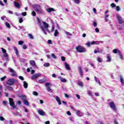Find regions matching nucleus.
Returning <instances> with one entry per match:
<instances>
[{"mask_svg":"<svg viewBox=\"0 0 124 124\" xmlns=\"http://www.w3.org/2000/svg\"><path fill=\"white\" fill-rule=\"evenodd\" d=\"M28 48V47H27V46H26V45H24L23 46V49H24V50H26V49H27Z\"/></svg>","mask_w":124,"mask_h":124,"instance_id":"obj_59","label":"nucleus"},{"mask_svg":"<svg viewBox=\"0 0 124 124\" xmlns=\"http://www.w3.org/2000/svg\"><path fill=\"white\" fill-rule=\"evenodd\" d=\"M23 103H24V104H25V105H26L27 106H29V105H30V103H29V101H28V100H25V101H23Z\"/></svg>","mask_w":124,"mask_h":124,"instance_id":"obj_31","label":"nucleus"},{"mask_svg":"<svg viewBox=\"0 0 124 124\" xmlns=\"http://www.w3.org/2000/svg\"><path fill=\"white\" fill-rule=\"evenodd\" d=\"M19 23H20V24L23 23V22H24V19H23L22 18H20L19 19V21H18Z\"/></svg>","mask_w":124,"mask_h":124,"instance_id":"obj_37","label":"nucleus"},{"mask_svg":"<svg viewBox=\"0 0 124 124\" xmlns=\"http://www.w3.org/2000/svg\"><path fill=\"white\" fill-rule=\"evenodd\" d=\"M114 124H119V123H118V122H117V120H116V119H115V120H114Z\"/></svg>","mask_w":124,"mask_h":124,"instance_id":"obj_62","label":"nucleus"},{"mask_svg":"<svg viewBox=\"0 0 124 124\" xmlns=\"http://www.w3.org/2000/svg\"><path fill=\"white\" fill-rule=\"evenodd\" d=\"M51 57L53 59H57V56H56V55L54 53L51 54Z\"/></svg>","mask_w":124,"mask_h":124,"instance_id":"obj_42","label":"nucleus"},{"mask_svg":"<svg viewBox=\"0 0 124 124\" xmlns=\"http://www.w3.org/2000/svg\"><path fill=\"white\" fill-rule=\"evenodd\" d=\"M93 23L94 27H96V26H97V23H96L95 21H94Z\"/></svg>","mask_w":124,"mask_h":124,"instance_id":"obj_58","label":"nucleus"},{"mask_svg":"<svg viewBox=\"0 0 124 124\" xmlns=\"http://www.w3.org/2000/svg\"><path fill=\"white\" fill-rule=\"evenodd\" d=\"M95 31H96V32H99V29H98V28H97L95 29Z\"/></svg>","mask_w":124,"mask_h":124,"instance_id":"obj_57","label":"nucleus"},{"mask_svg":"<svg viewBox=\"0 0 124 124\" xmlns=\"http://www.w3.org/2000/svg\"><path fill=\"white\" fill-rule=\"evenodd\" d=\"M5 79H6V76H4V77L0 78L1 81H4V80H5Z\"/></svg>","mask_w":124,"mask_h":124,"instance_id":"obj_45","label":"nucleus"},{"mask_svg":"<svg viewBox=\"0 0 124 124\" xmlns=\"http://www.w3.org/2000/svg\"><path fill=\"white\" fill-rule=\"evenodd\" d=\"M9 70L10 72L12 73L11 75V76H12V77H15V76L17 75V74H16V72H15L14 70H13V69H12V68H10Z\"/></svg>","mask_w":124,"mask_h":124,"instance_id":"obj_7","label":"nucleus"},{"mask_svg":"<svg viewBox=\"0 0 124 124\" xmlns=\"http://www.w3.org/2000/svg\"><path fill=\"white\" fill-rule=\"evenodd\" d=\"M49 85H50V83H46L45 84L46 87H48Z\"/></svg>","mask_w":124,"mask_h":124,"instance_id":"obj_63","label":"nucleus"},{"mask_svg":"<svg viewBox=\"0 0 124 124\" xmlns=\"http://www.w3.org/2000/svg\"><path fill=\"white\" fill-rule=\"evenodd\" d=\"M94 54H96V53H100V49L99 48H97V50L96 49H95L94 50Z\"/></svg>","mask_w":124,"mask_h":124,"instance_id":"obj_30","label":"nucleus"},{"mask_svg":"<svg viewBox=\"0 0 124 124\" xmlns=\"http://www.w3.org/2000/svg\"><path fill=\"white\" fill-rule=\"evenodd\" d=\"M50 66V63L48 62H46L44 64V66H45V67H47V66Z\"/></svg>","mask_w":124,"mask_h":124,"instance_id":"obj_39","label":"nucleus"},{"mask_svg":"<svg viewBox=\"0 0 124 124\" xmlns=\"http://www.w3.org/2000/svg\"><path fill=\"white\" fill-rule=\"evenodd\" d=\"M109 106L112 110L113 111H117V107H116V105L114 102L112 101L109 103Z\"/></svg>","mask_w":124,"mask_h":124,"instance_id":"obj_5","label":"nucleus"},{"mask_svg":"<svg viewBox=\"0 0 124 124\" xmlns=\"http://www.w3.org/2000/svg\"><path fill=\"white\" fill-rule=\"evenodd\" d=\"M33 95H35L36 96H37V95H38V93L36 92V91H34L33 92Z\"/></svg>","mask_w":124,"mask_h":124,"instance_id":"obj_40","label":"nucleus"},{"mask_svg":"<svg viewBox=\"0 0 124 124\" xmlns=\"http://www.w3.org/2000/svg\"><path fill=\"white\" fill-rule=\"evenodd\" d=\"M59 79H60L61 82H62L63 83H66V82H67V80L65 78H62L61 77H59Z\"/></svg>","mask_w":124,"mask_h":124,"instance_id":"obj_21","label":"nucleus"},{"mask_svg":"<svg viewBox=\"0 0 124 124\" xmlns=\"http://www.w3.org/2000/svg\"><path fill=\"white\" fill-rule=\"evenodd\" d=\"M120 82H121L122 86H124V78H123V76L120 75Z\"/></svg>","mask_w":124,"mask_h":124,"instance_id":"obj_18","label":"nucleus"},{"mask_svg":"<svg viewBox=\"0 0 124 124\" xmlns=\"http://www.w3.org/2000/svg\"><path fill=\"white\" fill-rule=\"evenodd\" d=\"M91 45H98V41H93L91 43Z\"/></svg>","mask_w":124,"mask_h":124,"instance_id":"obj_29","label":"nucleus"},{"mask_svg":"<svg viewBox=\"0 0 124 124\" xmlns=\"http://www.w3.org/2000/svg\"><path fill=\"white\" fill-rule=\"evenodd\" d=\"M3 56L4 57V58H8V54H7V53H5L3 54Z\"/></svg>","mask_w":124,"mask_h":124,"instance_id":"obj_49","label":"nucleus"},{"mask_svg":"<svg viewBox=\"0 0 124 124\" xmlns=\"http://www.w3.org/2000/svg\"><path fill=\"white\" fill-rule=\"evenodd\" d=\"M78 71L79 73L80 77H83V76H84V75L83 74L84 72H83V70L82 69V67L81 66H78Z\"/></svg>","mask_w":124,"mask_h":124,"instance_id":"obj_6","label":"nucleus"},{"mask_svg":"<svg viewBox=\"0 0 124 124\" xmlns=\"http://www.w3.org/2000/svg\"><path fill=\"white\" fill-rule=\"evenodd\" d=\"M61 60L62 61V62H65V57L64 56H62Z\"/></svg>","mask_w":124,"mask_h":124,"instance_id":"obj_43","label":"nucleus"},{"mask_svg":"<svg viewBox=\"0 0 124 124\" xmlns=\"http://www.w3.org/2000/svg\"><path fill=\"white\" fill-rule=\"evenodd\" d=\"M18 78L20 80H22V81H24V77H23L22 76H19Z\"/></svg>","mask_w":124,"mask_h":124,"instance_id":"obj_53","label":"nucleus"},{"mask_svg":"<svg viewBox=\"0 0 124 124\" xmlns=\"http://www.w3.org/2000/svg\"><path fill=\"white\" fill-rule=\"evenodd\" d=\"M117 19L118 20L119 24H120V25H122V24L124 23V21H123V18L120 16H117Z\"/></svg>","mask_w":124,"mask_h":124,"instance_id":"obj_9","label":"nucleus"},{"mask_svg":"<svg viewBox=\"0 0 124 124\" xmlns=\"http://www.w3.org/2000/svg\"><path fill=\"white\" fill-rule=\"evenodd\" d=\"M118 56H119L120 59H121V60H123V59H124V57L123 56V55L122 54V52H119V53H118Z\"/></svg>","mask_w":124,"mask_h":124,"instance_id":"obj_32","label":"nucleus"},{"mask_svg":"<svg viewBox=\"0 0 124 124\" xmlns=\"http://www.w3.org/2000/svg\"><path fill=\"white\" fill-rule=\"evenodd\" d=\"M46 124H50V121H46L45 122Z\"/></svg>","mask_w":124,"mask_h":124,"instance_id":"obj_64","label":"nucleus"},{"mask_svg":"<svg viewBox=\"0 0 124 124\" xmlns=\"http://www.w3.org/2000/svg\"><path fill=\"white\" fill-rule=\"evenodd\" d=\"M22 16H27V12H24L22 13Z\"/></svg>","mask_w":124,"mask_h":124,"instance_id":"obj_52","label":"nucleus"},{"mask_svg":"<svg viewBox=\"0 0 124 124\" xmlns=\"http://www.w3.org/2000/svg\"><path fill=\"white\" fill-rule=\"evenodd\" d=\"M47 42H48V44H52V40H48L47 41Z\"/></svg>","mask_w":124,"mask_h":124,"instance_id":"obj_60","label":"nucleus"},{"mask_svg":"<svg viewBox=\"0 0 124 124\" xmlns=\"http://www.w3.org/2000/svg\"><path fill=\"white\" fill-rule=\"evenodd\" d=\"M78 86H80V87H81L82 88H83V87H84V84H83V82H82V81H78Z\"/></svg>","mask_w":124,"mask_h":124,"instance_id":"obj_24","label":"nucleus"},{"mask_svg":"<svg viewBox=\"0 0 124 124\" xmlns=\"http://www.w3.org/2000/svg\"><path fill=\"white\" fill-rule=\"evenodd\" d=\"M75 3H76L77 4H79L80 3V0H74Z\"/></svg>","mask_w":124,"mask_h":124,"instance_id":"obj_38","label":"nucleus"},{"mask_svg":"<svg viewBox=\"0 0 124 124\" xmlns=\"http://www.w3.org/2000/svg\"><path fill=\"white\" fill-rule=\"evenodd\" d=\"M58 34H59V31H58V30H55L54 36H58Z\"/></svg>","mask_w":124,"mask_h":124,"instance_id":"obj_33","label":"nucleus"},{"mask_svg":"<svg viewBox=\"0 0 124 124\" xmlns=\"http://www.w3.org/2000/svg\"><path fill=\"white\" fill-rule=\"evenodd\" d=\"M64 95H65V97L66 98H69V95L66 94V93H65L64 94Z\"/></svg>","mask_w":124,"mask_h":124,"instance_id":"obj_55","label":"nucleus"},{"mask_svg":"<svg viewBox=\"0 0 124 124\" xmlns=\"http://www.w3.org/2000/svg\"><path fill=\"white\" fill-rule=\"evenodd\" d=\"M15 83H18V80L15 78L9 79L6 82V85H9V86H12L15 84Z\"/></svg>","mask_w":124,"mask_h":124,"instance_id":"obj_2","label":"nucleus"},{"mask_svg":"<svg viewBox=\"0 0 124 124\" xmlns=\"http://www.w3.org/2000/svg\"><path fill=\"white\" fill-rule=\"evenodd\" d=\"M55 99L57 101L59 105H61L62 104V102H61V99H60V97H59V96H56L55 97Z\"/></svg>","mask_w":124,"mask_h":124,"instance_id":"obj_15","label":"nucleus"},{"mask_svg":"<svg viewBox=\"0 0 124 124\" xmlns=\"http://www.w3.org/2000/svg\"><path fill=\"white\" fill-rule=\"evenodd\" d=\"M24 43V41H19L18 42L19 45H22Z\"/></svg>","mask_w":124,"mask_h":124,"instance_id":"obj_50","label":"nucleus"},{"mask_svg":"<svg viewBox=\"0 0 124 124\" xmlns=\"http://www.w3.org/2000/svg\"><path fill=\"white\" fill-rule=\"evenodd\" d=\"M38 113L40 115V116H45L46 113H45V111L43 110V109H40L38 110Z\"/></svg>","mask_w":124,"mask_h":124,"instance_id":"obj_10","label":"nucleus"},{"mask_svg":"<svg viewBox=\"0 0 124 124\" xmlns=\"http://www.w3.org/2000/svg\"><path fill=\"white\" fill-rule=\"evenodd\" d=\"M6 88H7V89L8 90H9V91H13V88L12 87L10 86L6 85Z\"/></svg>","mask_w":124,"mask_h":124,"instance_id":"obj_27","label":"nucleus"},{"mask_svg":"<svg viewBox=\"0 0 124 124\" xmlns=\"http://www.w3.org/2000/svg\"><path fill=\"white\" fill-rule=\"evenodd\" d=\"M6 26L7 28H9L10 27V24H9L8 23V22H6Z\"/></svg>","mask_w":124,"mask_h":124,"instance_id":"obj_54","label":"nucleus"},{"mask_svg":"<svg viewBox=\"0 0 124 124\" xmlns=\"http://www.w3.org/2000/svg\"><path fill=\"white\" fill-rule=\"evenodd\" d=\"M107 62H111V61H112V57H111V56H110L109 54H107Z\"/></svg>","mask_w":124,"mask_h":124,"instance_id":"obj_14","label":"nucleus"},{"mask_svg":"<svg viewBox=\"0 0 124 124\" xmlns=\"http://www.w3.org/2000/svg\"><path fill=\"white\" fill-rule=\"evenodd\" d=\"M76 49L78 53H84V52H86V48L81 46H76Z\"/></svg>","mask_w":124,"mask_h":124,"instance_id":"obj_3","label":"nucleus"},{"mask_svg":"<svg viewBox=\"0 0 124 124\" xmlns=\"http://www.w3.org/2000/svg\"><path fill=\"white\" fill-rule=\"evenodd\" d=\"M31 14H32V16H36V13H35V12L34 11H33L31 12Z\"/></svg>","mask_w":124,"mask_h":124,"instance_id":"obj_44","label":"nucleus"},{"mask_svg":"<svg viewBox=\"0 0 124 124\" xmlns=\"http://www.w3.org/2000/svg\"><path fill=\"white\" fill-rule=\"evenodd\" d=\"M66 113L67 114V115H68V116H71V113L70 112V111H67Z\"/></svg>","mask_w":124,"mask_h":124,"instance_id":"obj_56","label":"nucleus"},{"mask_svg":"<svg viewBox=\"0 0 124 124\" xmlns=\"http://www.w3.org/2000/svg\"><path fill=\"white\" fill-rule=\"evenodd\" d=\"M88 94L89 95H90V96H93V93H92L91 91H89Z\"/></svg>","mask_w":124,"mask_h":124,"instance_id":"obj_48","label":"nucleus"},{"mask_svg":"<svg viewBox=\"0 0 124 124\" xmlns=\"http://www.w3.org/2000/svg\"><path fill=\"white\" fill-rule=\"evenodd\" d=\"M45 82H46V79H45V78L41 79L39 80V84H42L43 83H45Z\"/></svg>","mask_w":124,"mask_h":124,"instance_id":"obj_23","label":"nucleus"},{"mask_svg":"<svg viewBox=\"0 0 124 124\" xmlns=\"http://www.w3.org/2000/svg\"><path fill=\"white\" fill-rule=\"evenodd\" d=\"M39 9H35V11H36V12H38L39 14H43V10L40 8V6H39Z\"/></svg>","mask_w":124,"mask_h":124,"instance_id":"obj_11","label":"nucleus"},{"mask_svg":"<svg viewBox=\"0 0 124 124\" xmlns=\"http://www.w3.org/2000/svg\"><path fill=\"white\" fill-rule=\"evenodd\" d=\"M76 114L78 117H82L84 115V114L79 110L76 111Z\"/></svg>","mask_w":124,"mask_h":124,"instance_id":"obj_12","label":"nucleus"},{"mask_svg":"<svg viewBox=\"0 0 124 124\" xmlns=\"http://www.w3.org/2000/svg\"><path fill=\"white\" fill-rule=\"evenodd\" d=\"M111 7L112 8H114V7H116V4L114 3H112L110 4Z\"/></svg>","mask_w":124,"mask_h":124,"instance_id":"obj_41","label":"nucleus"},{"mask_svg":"<svg viewBox=\"0 0 124 124\" xmlns=\"http://www.w3.org/2000/svg\"><path fill=\"white\" fill-rule=\"evenodd\" d=\"M97 61L98 62H102V60L100 57H98L97 58Z\"/></svg>","mask_w":124,"mask_h":124,"instance_id":"obj_34","label":"nucleus"},{"mask_svg":"<svg viewBox=\"0 0 124 124\" xmlns=\"http://www.w3.org/2000/svg\"><path fill=\"white\" fill-rule=\"evenodd\" d=\"M9 104L11 106L13 109L16 108V106H15V103L13 101V98H9Z\"/></svg>","mask_w":124,"mask_h":124,"instance_id":"obj_4","label":"nucleus"},{"mask_svg":"<svg viewBox=\"0 0 124 124\" xmlns=\"http://www.w3.org/2000/svg\"><path fill=\"white\" fill-rule=\"evenodd\" d=\"M76 97H77V98H78V99H80V95L78 94H77L76 95Z\"/></svg>","mask_w":124,"mask_h":124,"instance_id":"obj_61","label":"nucleus"},{"mask_svg":"<svg viewBox=\"0 0 124 124\" xmlns=\"http://www.w3.org/2000/svg\"><path fill=\"white\" fill-rule=\"evenodd\" d=\"M28 36L29 37V38H30V39H33V36L32 35V34H28Z\"/></svg>","mask_w":124,"mask_h":124,"instance_id":"obj_35","label":"nucleus"},{"mask_svg":"<svg viewBox=\"0 0 124 124\" xmlns=\"http://www.w3.org/2000/svg\"><path fill=\"white\" fill-rule=\"evenodd\" d=\"M5 120V119H4V118H3V117L2 116H0V121H4Z\"/></svg>","mask_w":124,"mask_h":124,"instance_id":"obj_51","label":"nucleus"},{"mask_svg":"<svg viewBox=\"0 0 124 124\" xmlns=\"http://www.w3.org/2000/svg\"><path fill=\"white\" fill-rule=\"evenodd\" d=\"M116 11H120L121 10V8H120V6H117L116 7Z\"/></svg>","mask_w":124,"mask_h":124,"instance_id":"obj_36","label":"nucleus"},{"mask_svg":"<svg viewBox=\"0 0 124 124\" xmlns=\"http://www.w3.org/2000/svg\"><path fill=\"white\" fill-rule=\"evenodd\" d=\"M37 20L38 23L40 25L41 30L42 31H43L45 34H47L46 31H47L48 33H51V32H53V31H55V27L53 26L50 31L49 30V24H48L47 22L43 21L41 23V20H40V19H39L38 17L37 18Z\"/></svg>","mask_w":124,"mask_h":124,"instance_id":"obj_1","label":"nucleus"},{"mask_svg":"<svg viewBox=\"0 0 124 124\" xmlns=\"http://www.w3.org/2000/svg\"><path fill=\"white\" fill-rule=\"evenodd\" d=\"M14 50H15V52H16V55H19V51H18V48H17V47L15 46V47H14Z\"/></svg>","mask_w":124,"mask_h":124,"instance_id":"obj_26","label":"nucleus"},{"mask_svg":"<svg viewBox=\"0 0 124 124\" xmlns=\"http://www.w3.org/2000/svg\"><path fill=\"white\" fill-rule=\"evenodd\" d=\"M29 84H28V83L26 81H23V87L25 89H27L28 88V86Z\"/></svg>","mask_w":124,"mask_h":124,"instance_id":"obj_25","label":"nucleus"},{"mask_svg":"<svg viewBox=\"0 0 124 124\" xmlns=\"http://www.w3.org/2000/svg\"><path fill=\"white\" fill-rule=\"evenodd\" d=\"M86 45L88 47H91V45H92V44H91V43L88 42L86 44Z\"/></svg>","mask_w":124,"mask_h":124,"instance_id":"obj_47","label":"nucleus"},{"mask_svg":"<svg viewBox=\"0 0 124 124\" xmlns=\"http://www.w3.org/2000/svg\"><path fill=\"white\" fill-rule=\"evenodd\" d=\"M2 52L3 54L6 53V50L3 48H1Z\"/></svg>","mask_w":124,"mask_h":124,"instance_id":"obj_46","label":"nucleus"},{"mask_svg":"<svg viewBox=\"0 0 124 124\" xmlns=\"http://www.w3.org/2000/svg\"><path fill=\"white\" fill-rule=\"evenodd\" d=\"M46 11L47 12H48V13H50V12L55 11V9L53 8H48L46 9Z\"/></svg>","mask_w":124,"mask_h":124,"instance_id":"obj_17","label":"nucleus"},{"mask_svg":"<svg viewBox=\"0 0 124 124\" xmlns=\"http://www.w3.org/2000/svg\"><path fill=\"white\" fill-rule=\"evenodd\" d=\"M23 101H25L27 99V96L26 95H22L19 96Z\"/></svg>","mask_w":124,"mask_h":124,"instance_id":"obj_16","label":"nucleus"},{"mask_svg":"<svg viewBox=\"0 0 124 124\" xmlns=\"http://www.w3.org/2000/svg\"><path fill=\"white\" fill-rule=\"evenodd\" d=\"M30 63L33 67H36V64L35 63V61L33 60H31L30 61Z\"/></svg>","mask_w":124,"mask_h":124,"instance_id":"obj_13","label":"nucleus"},{"mask_svg":"<svg viewBox=\"0 0 124 124\" xmlns=\"http://www.w3.org/2000/svg\"><path fill=\"white\" fill-rule=\"evenodd\" d=\"M15 5L16 7V8H20V7L21 6L20 5V4H19V3L17 2H15Z\"/></svg>","mask_w":124,"mask_h":124,"instance_id":"obj_28","label":"nucleus"},{"mask_svg":"<svg viewBox=\"0 0 124 124\" xmlns=\"http://www.w3.org/2000/svg\"><path fill=\"white\" fill-rule=\"evenodd\" d=\"M94 79L95 82L98 83V84H99V85H101V83L100 82V80H99V78H97V77H94Z\"/></svg>","mask_w":124,"mask_h":124,"instance_id":"obj_20","label":"nucleus"},{"mask_svg":"<svg viewBox=\"0 0 124 124\" xmlns=\"http://www.w3.org/2000/svg\"><path fill=\"white\" fill-rule=\"evenodd\" d=\"M65 67L67 70H70V66L67 64V62H65Z\"/></svg>","mask_w":124,"mask_h":124,"instance_id":"obj_19","label":"nucleus"},{"mask_svg":"<svg viewBox=\"0 0 124 124\" xmlns=\"http://www.w3.org/2000/svg\"><path fill=\"white\" fill-rule=\"evenodd\" d=\"M40 76H41V74H36L35 75H33L31 77V79L32 80H35V79H37V78H38V77H40Z\"/></svg>","mask_w":124,"mask_h":124,"instance_id":"obj_8","label":"nucleus"},{"mask_svg":"<svg viewBox=\"0 0 124 124\" xmlns=\"http://www.w3.org/2000/svg\"><path fill=\"white\" fill-rule=\"evenodd\" d=\"M120 52H121V50L118 49H114L113 50V53H114V54H117V53L118 55H119V53H120Z\"/></svg>","mask_w":124,"mask_h":124,"instance_id":"obj_22","label":"nucleus"}]
</instances>
